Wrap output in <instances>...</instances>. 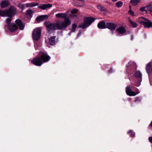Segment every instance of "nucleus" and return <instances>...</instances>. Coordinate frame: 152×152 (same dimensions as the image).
<instances>
[{"label": "nucleus", "instance_id": "40", "mask_svg": "<svg viewBox=\"0 0 152 152\" xmlns=\"http://www.w3.org/2000/svg\"><path fill=\"white\" fill-rule=\"evenodd\" d=\"M118 0H112V1L113 2H115L117 1Z\"/></svg>", "mask_w": 152, "mask_h": 152}, {"label": "nucleus", "instance_id": "22", "mask_svg": "<svg viewBox=\"0 0 152 152\" xmlns=\"http://www.w3.org/2000/svg\"><path fill=\"white\" fill-rule=\"evenodd\" d=\"M48 16L47 15H42L39 16V21H43L47 19Z\"/></svg>", "mask_w": 152, "mask_h": 152}, {"label": "nucleus", "instance_id": "26", "mask_svg": "<svg viewBox=\"0 0 152 152\" xmlns=\"http://www.w3.org/2000/svg\"><path fill=\"white\" fill-rule=\"evenodd\" d=\"M123 3L121 1H118L116 3V5L118 8L121 7L123 5Z\"/></svg>", "mask_w": 152, "mask_h": 152}, {"label": "nucleus", "instance_id": "30", "mask_svg": "<svg viewBox=\"0 0 152 152\" xmlns=\"http://www.w3.org/2000/svg\"><path fill=\"white\" fill-rule=\"evenodd\" d=\"M147 10L152 13V5H149L147 6Z\"/></svg>", "mask_w": 152, "mask_h": 152}, {"label": "nucleus", "instance_id": "5", "mask_svg": "<svg viewBox=\"0 0 152 152\" xmlns=\"http://www.w3.org/2000/svg\"><path fill=\"white\" fill-rule=\"evenodd\" d=\"M142 75L139 71H136L134 75V85L137 87L139 86L142 81Z\"/></svg>", "mask_w": 152, "mask_h": 152}, {"label": "nucleus", "instance_id": "43", "mask_svg": "<svg viewBox=\"0 0 152 152\" xmlns=\"http://www.w3.org/2000/svg\"><path fill=\"white\" fill-rule=\"evenodd\" d=\"M34 46H35V47H36V46H35V45ZM36 50L37 49H36Z\"/></svg>", "mask_w": 152, "mask_h": 152}, {"label": "nucleus", "instance_id": "34", "mask_svg": "<svg viewBox=\"0 0 152 152\" xmlns=\"http://www.w3.org/2000/svg\"><path fill=\"white\" fill-rule=\"evenodd\" d=\"M149 142L152 143V137H150L149 138Z\"/></svg>", "mask_w": 152, "mask_h": 152}, {"label": "nucleus", "instance_id": "20", "mask_svg": "<svg viewBox=\"0 0 152 152\" xmlns=\"http://www.w3.org/2000/svg\"><path fill=\"white\" fill-rule=\"evenodd\" d=\"M56 36H53L51 37L49 39V43L50 45H53L55 44V39Z\"/></svg>", "mask_w": 152, "mask_h": 152}, {"label": "nucleus", "instance_id": "32", "mask_svg": "<svg viewBox=\"0 0 152 152\" xmlns=\"http://www.w3.org/2000/svg\"><path fill=\"white\" fill-rule=\"evenodd\" d=\"M129 14L132 15V16H134V12L131 10H130L129 11Z\"/></svg>", "mask_w": 152, "mask_h": 152}, {"label": "nucleus", "instance_id": "7", "mask_svg": "<svg viewBox=\"0 0 152 152\" xmlns=\"http://www.w3.org/2000/svg\"><path fill=\"white\" fill-rule=\"evenodd\" d=\"M95 20V19L92 17H86L84 19V23L79 25L80 28H85L89 26Z\"/></svg>", "mask_w": 152, "mask_h": 152}, {"label": "nucleus", "instance_id": "38", "mask_svg": "<svg viewBox=\"0 0 152 152\" xmlns=\"http://www.w3.org/2000/svg\"><path fill=\"white\" fill-rule=\"evenodd\" d=\"M36 21L37 22H38V17H37L36 18Z\"/></svg>", "mask_w": 152, "mask_h": 152}, {"label": "nucleus", "instance_id": "27", "mask_svg": "<svg viewBox=\"0 0 152 152\" xmlns=\"http://www.w3.org/2000/svg\"><path fill=\"white\" fill-rule=\"evenodd\" d=\"M147 6L145 7H141L140 9V11L142 12H144L145 13H147Z\"/></svg>", "mask_w": 152, "mask_h": 152}, {"label": "nucleus", "instance_id": "10", "mask_svg": "<svg viewBox=\"0 0 152 152\" xmlns=\"http://www.w3.org/2000/svg\"><path fill=\"white\" fill-rule=\"evenodd\" d=\"M15 22L18 26L20 30H23L25 27V25L20 20L17 19L16 20Z\"/></svg>", "mask_w": 152, "mask_h": 152}, {"label": "nucleus", "instance_id": "35", "mask_svg": "<svg viewBox=\"0 0 152 152\" xmlns=\"http://www.w3.org/2000/svg\"><path fill=\"white\" fill-rule=\"evenodd\" d=\"M24 4H22V5H21L20 7L22 9V10H23L24 9V8L25 7H23V5Z\"/></svg>", "mask_w": 152, "mask_h": 152}, {"label": "nucleus", "instance_id": "8", "mask_svg": "<svg viewBox=\"0 0 152 152\" xmlns=\"http://www.w3.org/2000/svg\"><path fill=\"white\" fill-rule=\"evenodd\" d=\"M146 71L149 77L152 76V62L148 63L146 66Z\"/></svg>", "mask_w": 152, "mask_h": 152}, {"label": "nucleus", "instance_id": "2", "mask_svg": "<svg viewBox=\"0 0 152 152\" xmlns=\"http://www.w3.org/2000/svg\"><path fill=\"white\" fill-rule=\"evenodd\" d=\"M16 12V8L13 6H11L8 10H0V15L3 17H8L9 18L6 20V23L7 25L11 23L12 18L15 15Z\"/></svg>", "mask_w": 152, "mask_h": 152}, {"label": "nucleus", "instance_id": "17", "mask_svg": "<svg viewBox=\"0 0 152 152\" xmlns=\"http://www.w3.org/2000/svg\"><path fill=\"white\" fill-rule=\"evenodd\" d=\"M55 16L57 18H66L67 15L66 13H59L56 14Z\"/></svg>", "mask_w": 152, "mask_h": 152}, {"label": "nucleus", "instance_id": "18", "mask_svg": "<svg viewBox=\"0 0 152 152\" xmlns=\"http://www.w3.org/2000/svg\"><path fill=\"white\" fill-rule=\"evenodd\" d=\"M128 20L130 26L134 28H135L137 27L138 24L136 22L132 20L129 18Z\"/></svg>", "mask_w": 152, "mask_h": 152}, {"label": "nucleus", "instance_id": "14", "mask_svg": "<svg viewBox=\"0 0 152 152\" xmlns=\"http://www.w3.org/2000/svg\"><path fill=\"white\" fill-rule=\"evenodd\" d=\"M118 33L121 34H123L126 32V28L123 26H121L118 28L116 30Z\"/></svg>", "mask_w": 152, "mask_h": 152}, {"label": "nucleus", "instance_id": "42", "mask_svg": "<svg viewBox=\"0 0 152 152\" xmlns=\"http://www.w3.org/2000/svg\"><path fill=\"white\" fill-rule=\"evenodd\" d=\"M131 6H130L129 7V8H130V9H131Z\"/></svg>", "mask_w": 152, "mask_h": 152}, {"label": "nucleus", "instance_id": "37", "mask_svg": "<svg viewBox=\"0 0 152 152\" xmlns=\"http://www.w3.org/2000/svg\"><path fill=\"white\" fill-rule=\"evenodd\" d=\"M149 126H151L152 127V121H151V124L149 125Z\"/></svg>", "mask_w": 152, "mask_h": 152}, {"label": "nucleus", "instance_id": "39", "mask_svg": "<svg viewBox=\"0 0 152 152\" xmlns=\"http://www.w3.org/2000/svg\"><path fill=\"white\" fill-rule=\"evenodd\" d=\"M40 33L39 32V34H38V35H39V38L40 36Z\"/></svg>", "mask_w": 152, "mask_h": 152}, {"label": "nucleus", "instance_id": "25", "mask_svg": "<svg viewBox=\"0 0 152 152\" xmlns=\"http://www.w3.org/2000/svg\"><path fill=\"white\" fill-rule=\"evenodd\" d=\"M72 28L70 33L74 32L75 31V29L77 27V25L76 24H73L72 25Z\"/></svg>", "mask_w": 152, "mask_h": 152}, {"label": "nucleus", "instance_id": "11", "mask_svg": "<svg viewBox=\"0 0 152 152\" xmlns=\"http://www.w3.org/2000/svg\"><path fill=\"white\" fill-rule=\"evenodd\" d=\"M127 67L128 69L132 71L136 69L137 68L136 63L133 61H130L129 62L128 64Z\"/></svg>", "mask_w": 152, "mask_h": 152}, {"label": "nucleus", "instance_id": "12", "mask_svg": "<svg viewBox=\"0 0 152 152\" xmlns=\"http://www.w3.org/2000/svg\"><path fill=\"white\" fill-rule=\"evenodd\" d=\"M117 26V25L114 23L108 22L106 23V27L111 30L114 29Z\"/></svg>", "mask_w": 152, "mask_h": 152}, {"label": "nucleus", "instance_id": "28", "mask_svg": "<svg viewBox=\"0 0 152 152\" xmlns=\"http://www.w3.org/2000/svg\"><path fill=\"white\" fill-rule=\"evenodd\" d=\"M128 134L131 137H133L135 134L134 133L132 130H130L128 132Z\"/></svg>", "mask_w": 152, "mask_h": 152}, {"label": "nucleus", "instance_id": "29", "mask_svg": "<svg viewBox=\"0 0 152 152\" xmlns=\"http://www.w3.org/2000/svg\"><path fill=\"white\" fill-rule=\"evenodd\" d=\"M33 13V11L32 10L29 9L27 10L26 11V14L29 15H31Z\"/></svg>", "mask_w": 152, "mask_h": 152}, {"label": "nucleus", "instance_id": "41", "mask_svg": "<svg viewBox=\"0 0 152 152\" xmlns=\"http://www.w3.org/2000/svg\"><path fill=\"white\" fill-rule=\"evenodd\" d=\"M112 71V69H110L109 71V72H111V71Z\"/></svg>", "mask_w": 152, "mask_h": 152}, {"label": "nucleus", "instance_id": "33", "mask_svg": "<svg viewBox=\"0 0 152 152\" xmlns=\"http://www.w3.org/2000/svg\"><path fill=\"white\" fill-rule=\"evenodd\" d=\"M78 11V10L76 9H74L72 10L71 11V12L72 13H77Z\"/></svg>", "mask_w": 152, "mask_h": 152}, {"label": "nucleus", "instance_id": "4", "mask_svg": "<svg viewBox=\"0 0 152 152\" xmlns=\"http://www.w3.org/2000/svg\"><path fill=\"white\" fill-rule=\"evenodd\" d=\"M39 55L40 56L39 57V66H41L44 63L48 61L50 58L45 52H40Z\"/></svg>", "mask_w": 152, "mask_h": 152}, {"label": "nucleus", "instance_id": "21", "mask_svg": "<svg viewBox=\"0 0 152 152\" xmlns=\"http://www.w3.org/2000/svg\"><path fill=\"white\" fill-rule=\"evenodd\" d=\"M38 4H35L33 2L24 4V5H23V7H32L37 6Z\"/></svg>", "mask_w": 152, "mask_h": 152}, {"label": "nucleus", "instance_id": "23", "mask_svg": "<svg viewBox=\"0 0 152 152\" xmlns=\"http://www.w3.org/2000/svg\"><path fill=\"white\" fill-rule=\"evenodd\" d=\"M140 0H131L130 2L133 5H137L140 2Z\"/></svg>", "mask_w": 152, "mask_h": 152}, {"label": "nucleus", "instance_id": "19", "mask_svg": "<svg viewBox=\"0 0 152 152\" xmlns=\"http://www.w3.org/2000/svg\"><path fill=\"white\" fill-rule=\"evenodd\" d=\"M97 26L99 28H106V24L103 21H101L98 23Z\"/></svg>", "mask_w": 152, "mask_h": 152}, {"label": "nucleus", "instance_id": "36", "mask_svg": "<svg viewBox=\"0 0 152 152\" xmlns=\"http://www.w3.org/2000/svg\"><path fill=\"white\" fill-rule=\"evenodd\" d=\"M97 7L98 9L102 10V7L101 6H98Z\"/></svg>", "mask_w": 152, "mask_h": 152}, {"label": "nucleus", "instance_id": "13", "mask_svg": "<svg viewBox=\"0 0 152 152\" xmlns=\"http://www.w3.org/2000/svg\"><path fill=\"white\" fill-rule=\"evenodd\" d=\"M33 39L35 40H38V28L34 29L32 33Z\"/></svg>", "mask_w": 152, "mask_h": 152}, {"label": "nucleus", "instance_id": "24", "mask_svg": "<svg viewBox=\"0 0 152 152\" xmlns=\"http://www.w3.org/2000/svg\"><path fill=\"white\" fill-rule=\"evenodd\" d=\"M31 62L35 65L38 66V57H37L35 58L31 61Z\"/></svg>", "mask_w": 152, "mask_h": 152}, {"label": "nucleus", "instance_id": "3", "mask_svg": "<svg viewBox=\"0 0 152 152\" xmlns=\"http://www.w3.org/2000/svg\"><path fill=\"white\" fill-rule=\"evenodd\" d=\"M126 91L127 94L130 96H135L140 93L139 89L132 85L127 86Z\"/></svg>", "mask_w": 152, "mask_h": 152}, {"label": "nucleus", "instance_id": "16", "mask_svg": "<svg viewBox=\"0 0 152 152\" xmlns=\"http://www.w3.org/2000/svg\"><path fill=\"white\" fill-rule=\"evenodd\" d=\"M52 7V5L50 4H43L39 6V8L42 10H45L49 8Z\"/></svg>", "mask_w": 152, "mask_h": 152}, {"label": "nucleus", "instance_id": "31", "mask_svg": "<svg viewBox=\"0 0 152 152\" xmlns=\"http://www.w3.org/2000/svg\"><path fill=\"white\" fill-rule=\"evenodd\" d=\"M141 98L140 97H136L134 100V102H140L141 101Z\"/></svg>", "mask_w": 152, "mask_h": 152}, {"label": "nucleus", "instance_id": "1", "mask_svg": "<svg viewBox=\"0 0 152 152\" xmlns=\"http://www.w3.org/2000/svg\"><path fill=\"white\" fill-rule=\"evenodd\" d=\"M70 24V20L69 19L67 18L63 21H58L55 23H51L49 22H47L45 23V25L48 30L49 31L56 29H65Z\"/></svg>", "mask_w": 152, "mask_h": 152}, {"label": "nucleus", "instance_id": "6", "mask_svg": "<svg viewBox=\"0 0 152 152\" xmlns=\"http://www.w3.org/2000/svg\"><path fill=\"white\" fill-rule=\"evenodd\" d=\"M138 21L140 24L143 25L145 28L152 27V22L144 17H141L139 18Z\"/></svg>", "mask_w": 152, "mask_h": 152}, {"label": "nucleus", "instance_id": "9", "mask_svg": "<svg viewBox=\"0 0 152 152\" xmlns=\"http://www.w3.org/2000/svg\"><path fill=\"white\" fill-rule=\"evenodd\" d=\"M7 27L9 30L11 32H14L18 28V26L14 23H11L7 25Z\"/></svg>", "mask_w": 152, "mask_h": 152}, {"label": "nucleus", "instance_id": "15", "mask_svg": "<svg viewBox=\"0 0 152 152\" xmlns=\"http://www.w3.org/2000/svg\"><path fill=\"white\" fill-rule=\"evenodd\" d=\"M10 4V2L8 0H3L0 3V6L1 8H5L9 6Z\"/></svg>", "mask_w": 152, "mask_h": 152}]
</instances>
